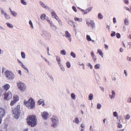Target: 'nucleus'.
Returning a JSON list of instances; mask_svg holds the SVG:
<instances>
[{"mask_svg":"<svg viewBox=\"0 0 131 131\" xmlns=\"http://www.w3.org/2000/svg\"><path fill=\"white\" fill-rule=\"evenodd\" d=\"M127 102L128 103H131V97H129L128 98Z\"/></svg>","mask_w":131,"mask_h":131,"instance_id":"nucleus-58","label":"nucleus"},{"mask_svg":"<svg viewBox=\"0 0 131 131\" xmlns=\"http://www.w3.org/2000/svg\"><path fill=\"white\" fill-rule=\"evenodd\" d=\"M124 73L125 74L126 77H127L128 76L127 71L126 70H124Z\"/></svg>","mask_w":131,"mask_h":131,"instance_id":"nucleus-59","label":"nucleus"},{"mask_svg":"<svg viewBox=\"0 0 131 131\" xmlns=\"http://www.w3.org/2000/svg\"><path fill=\"white\" fill-rule=\"evenodd\" d=\"M23 68L25 69L27 71V73H29V71L28 69L23 64L20 66Z\"/></svg>","mask_w":131,"mask_h":131,"instance_id":"nucleus-36","label":"nucleus"},{"mask_svg":"<svg viewBox=\"0 0 131 131\" xmlns=\"http://www.w3.org/2000/svg\"><path fill=\"white\" fill-rule=\"evenodd\" d=\"M113 115L114 116L116 117L118 116V114L116 112H113Z\"/></svg>","mask_w":131,"mask_h":131,"instance_id":"nucleus-51","label":"nucleus"},{"mask_svg":"<svg viewBox=\"0 0 131 131\" xmlns=\"http://www.w3.org/2000/svg\"><path fill=\"white\" fill-rule=\"evenodd\" d=\"M65 37L66 38L68 39L69 41L70 42L71 41V35L69 33V31L67 30H66L65 32Z\"/></svg>","mask_w":131,"mask_h":131,"instance_id":"nucleus-10","label":"nucleus"},{"mask_svg":"<svg viewBox=\"0 0 131 131\" xmlns=\"http://www.w3.org/2000/svg\"><path fill=\"white\" fill-rule=\"evenodd\" d=\"M56 60L57 61L59 65L61 64V59L58 56L56 57Z\"/></svg>","mask_w":131,"mask_h":131,"instance_id":"nucleus-28","label":"nucleus"},{"mask_svg":"<svg viewBox=\"0 0 131 131\" xmlns=\"http://www.w3.org/2000/svg\"><path fill=\"white\" fill-rule=\"evenodd\" d=\"M12 94L10 91H5L4 97V100H8L12 98Z\"/></svg>","mask_w":131,"mask_h":131,"instance_id":"nucleus-6","label":"nucleus"},{"mask_svg":"<svg viewBox=\"0 0 131 131\" xmlns=\"http://www.w3.org/2000/svg\"><path fill=\"white\" fill-rule=\"evenodd\" d=\"M86 39L88 41H90L91 40V38L90 37V36L89 35H87L86 36Z\"/></svg>","mask_w":131,"mask_h":131,"instance_id":"nucleus-44","label":"nucleus"},{"mask_svg":"<svg viewBox=\"0 0 131 131\" xmlns=\"http://www.w3.org/2000/svg\"><path fill=\"white\" fill-rule=\"evenodd\" d=\"M100 64L99 63L96 64L94 66V68L96 69H100Z\"/></svg>","mask_w":131,"mask_h":131,"instance_id":"nucleus-26","label":"nucleus"},{"mask_svg":"<svg viewBox=\"0 0 131 131\" xmlns=\"http://www.w3.org/2000/svg\"><path fill=\"white\" fill-rule=\"evenodd\" d=\"M24 103L28 108L30 109H33L35 107V101L32 98H30L27 101L24 100Z\"/></svg>","mask_w":131,"mask_h":131,"instance_id":"nucleus-1","label":"nucleus"},{"mask_svg":"<svg viewBox=\"0 0 131 131\" xmlns=\"http://www.w3.org/2000/svg\"><path fill=\"white\" fill-rule=\"evenodd\" d=\"M16 102L13 100L12 101L10 102V106H12L14 105Z\"/></svg>","mask_w":131,"mask_h":131,"instance_id":"nucleus-48","label":"nucleus"},{"mask_svg":"<svg viewBox=\"0 0 131 131\" xmlns=\"http://www.w3.org/2000/svg\"><path fill=\"white\" fill-rule=\"evenodd\" d=\"M98 18L99 19L101 20L103 19V16L102 14L100 13H99L97 15Z\"/></svg>","mask_w":131,"mask_h":131,"instance_id":"nucleus-25","label":"nucleus"},{"mask_svg":"<svg viewBox=\"0 0 131 131\" xmlns=\"http://www.w3.org/2000/svg\"><path fill=\"white\" fill-rule=\"evenodd\" d=\"M41 115L43 118L46 119L48 118V114L47 112L45 111L41 113Z\"/></svg>","mask_w":131,"mask_h":131,"instance_id":"nucleus-12","label":"nucleus"},{"mask_svg":"<svg viewBox=\"0 0 131 131\" xmlns=\"http://www.w3.org/2000/svg\"><path fill=\"white\" fill-rule=\"evenodd\" d=\"M116 37L118 38H119L121 37L120 34L119 33H117L116 34Z\"/></svg>","mask_w":131,"mask_h":131,"instance_id":"nucleus-54","label":"nucleus"},{"mask_svg":"<svg viewBox=\"0 0 131 131\" xmlns=\"http://www.w3.org/2000/svg\"><path fill=\"white\" fill-rule=\"evenodd\" d=\"M93 30H95L96 26L95 23L92 21H91L90 22L89 26Z\"/></svg>","mask_w":131,"mask_h":131,"instance_id":"nucleus-14","label":"nucleus"},{"mask_svg":"<svg viewBox=\"0 0 131 131\" xmlns=\"http://www.w3.org/2000/svg\"><path fill=\"white\" fill-rule=\"evenodd\" d=\"M20 2L24 5H26L27 4V3L25 0H21Z\"/></svg>","mask_w":131,"mask_h":131,"instance_id":"nucleus-40","label":"nucleus"},{"mask_svg":"<svg viewBox=\"0 0 131 131\" xmlns=\"http://www.w3.org/2000/svg\"><path fill=\"white\" fill-rule=\"evenodd\" d=\"M74 19L75 21L80 22H82V18H79L76 16H75L74 17Z\"/></svg>","mask_w":131,"mask_h":131,"instance_id":"nucleus-21","label":"nucleus"},{"mask_svg":"<svg viewBox=\"0 0 131 131\" xmlns=\"http://www.w3.org/2000/svg\"><path fill=\"white\" fill-rule=\"evenodd\" d=\"M16 85L18 89L20 91L24 92L26 91L27 86L23 82L20 81H18L17 82Z\"/></svg>","mask_w":131,"mask_h":131,"instance_id":"nucleus-2","label":"nucleus"},{"mask_svg":"<svg viewBox=\"0 0 131 131\" xmlns=\"http://www.w3.org/2000/svg\"><path fill=\"white\" fill-rule=\"evenodd\" d=\"M124 22L125 24L126 25H128L129 24V21L127 18L125 19L124 20Z\"/></svg>","mask_w":131,"mask_h":131,"instance_id":"nucleus-29","label":"nucleus"},{"mask_svg":"<svg viewBox=\"0 0 131 131\" xmlns=\"http://www.w3.org/2000/svg\"><path fill=\"white\" fill-rule=\"evenodd\" d=\"M112 33L111 34V36L112 37L115 36V32L114 31H112Z\"/></svg>","mask_w":131,"mask_h":131,"instance_id":"nucleus-47","label":"nucleus"},{"mask_svg":"<svg viewBox=\"0 0 131 131\" xmlns=\"http://www.w3.org/2000/svg\"><path fill=\"white\" fill-rule=\"evenodd\" d=\"M59 65L60 68L61 70L63 72L64 71H65V69L64 68L62 64H61Z\"/></svg>","mask_w":131,"mask_h":131,"instance_id":"nucleus-30","label":"nucleus"},{"mask_svg":"<svg viewBox=\"0 0 131 131\" xmlns=\"http://www.w3.org/2000/svg\"><path fill=\"white\" fill-rule=\"evenodd\" d=\"M130 117L131 115L130 114H127V115H125L124 117L125 119V122H124V123H126L127 122V121L129 120L130 119Z\"/></svg>","mask_w":131,"mask_h":131,"instance_id":"nucleus-20","label":"nucleus"},{"mask_svg":"<svg viewBox=\"0 0 131 131\" xmlns=\"http://www.w3.org/2000/svg\"><path fill=\"white\" fill-rule=\"evenodd\" d=\"M71 98L73 100H75L76 99V97H75V95L74 94V93H72L71 94Z\"/></svg>","mask_w":131,"mask_h":131,"instance_id":"nucleus-38","label":"nucleus"},{"mask_svg":"<svg viewBox=\"0 0 131 131\" xmlns=\"http://www.w3.org/2000/svg\"><path fill=\"white\" fill-rule=\"evenodd\" d=\"M60 54L63 56L65 55L66 54V53L65 50H61L60 51Z\"/></svg>","mask_w":131,"mask_h":131,"instance_id":"nucleus-34","label":"nucleus"},{"mask_svg":"<svg viewBox=\"0 0 131 131\" xmlns=\"http://www.w3.org/2000/svg\"><path fill=\"white\" fill-rule=\"evenodd\" d=\"M0 11L1 14L3 16L5 19L9 20L10 19V16L8 14L3 8H1Z\"/></svg>","mask_w":131,"mask_h":131,"instance_id":"nucleus-7","label":"nucleus"},{"mask_svg":"<svg viewBox=\"0 0 131 131\" xmlns=\"http://www.w3.org/2000/svg\"><path fill=\"white\" fill-rule=\"evenodd\" d=\"M6 25L7 26L10 28H12L13 27V25L9 23H7Z\"/></svg>","mask_w":131,"mask_h":131,"instance_id":"nucleus-27","label":"nucleus"},{"mask_svg":"<svg viewBox=\"0 0 131 131\" xmlns=\"http://www.w3.org/2000/svg\"><path fill=\"white\" fill-rule=\"evenodd\" d=\"M91 54L92 59L94 62H96L97 60L96 57L94 55L93 51H91Z\"/></svg>","mask_w":131,"mask_h":131,"instance_id":"nucleus-19","label":"nucleus"},{"mask_svg":"<svg viewBox=\"0 0 131 131\" xmlns=\"http://www.w3.org/2000/svg\"><path fill=\"white\" fill-rule=\"evenodd\" d=\"M119 122L118 123L117 126V127L119 128H121L122 127V124H121V121L120 120H119Z\"/></svg>","mask_w":131,"mask_h":131,"instance_id":"nucleus-33","label":"nucleus"},{"mask_svg":"<svg viewBox=\"0 0 131 131\" xmlns=\"http://www.w3.org/2000/svg\"><path fill=\"white\" fill-rule=\"evenodd\" d=\"M113 22L114 24L116 22V19L115 17H114L113 19Z\"/></svg>","mask_w":131,"mask_h":131,"instance_id":"nucleus-61","label":"nucleus"},{"mask_svg":"<svg viewBox=\"0 0 131 131\" xmlns=\"http://www.w3.org/2000/svg\"><path fill=\"white\" fill-rule=\"evenodd\" d=\"M51 14L52 17V18H55L56 19H57L58 17L56 15L55 12L53 11H52L51 12Z\"/></svg>","mask_w":131,"mask_h":131,"instance_id":"nucleus-18","label":"nucleus"},{"mask_svg":"<svg viewBox=\"0 0 131 131\" xmlns=\"http://www.w3.org/2000/svg\"><path fill=\"white\" fill-rule=\"evenodd\" d=\"M70 55L73 58H75L76 57V55L73 52H71L70 53Z\"/></svg>","mask_w":131,"mask_h":131,"instance_id":"nucleus-43","label":"nucleus"},{"mask_svg":"<svg viewBox=\"0 0 131 131\" xmlns=\"http://www.w3.org/2000/svg\"><path fill=\"white\" fill-rule=\"evenodd\" d=\"M29 23L31 27L32 28L33 27V25L32 24V23L31 20H29Z\"/></svg>","mask_w":131,"mask_h":131,"instance_id":"nucleus-57","label":"nucleus"},{"mask_svg":"<svg viewBox=\"0 0 131 131\" xmlns=\"http://www.w3.org/2000/svg\"><path fill=\"white\" fill-rule=\"evenodd\" d=\"M97 53H98L102 58H103V53L102 52V50L100 49H97Z\"/></svg>","mask_w":131,"mask_h":131,"instance_id":"nucleus-24","label":"nucleus"},{"mask_svg":"<svg viewBox=\"0 0 131 131\" xmlns=\"http://www.w3.org/2000/svg\"><path fill=\"white\" fill-rule=\"evenodd\" d=\"M13 101L15 102H16L19 100L18 97L16 96L15 95L13 97Z\"/></svg>","mask_w":131,"mask_h":131,"instance_id":"nucleus-32","label":"nucleus"},{"mask_svg":"<svg viewBox=\"0 0 131 131\" xmlns=\"http://www.w3.org/2000/svg\"><path fill=\"white\" fill-rule=\"evenodd\" d=\"M20 112V106L18 105L17 107L12 110V112L13 116L16 119H18L19 117Z\"/></svg>","mask_w":131,"mask_h":131,"instance_id":"nucleus-4","label":"nucleus"},{"mask_svg":"<svg viewBox=\"0 0 131 131\" xmlns=\"http://www.w3.org/2000/svg\"><path fill=\"white\" fill-rule=\"evenodd\" d=\"M72 9L75 12H77V11L76 7L74 6H73L72 7Z\"/></svg>","mask_w":131,"mask_h":131,"instance_id":"nucleus-52","label":"nucleus"},{"mask_svg":"<svg viewBox=\"0 0 131 131\" xmlns=\"http://www.w3.org/2000/svg\"><path fill=\"white\" fill-rule=\"evenodd\" d=\"M105 47L106 50H107L108 49V46L107 45L105 44Z\"/></svg>","mask_w":131,"mask_h":131,"instance_id":"nucleus-60","label":"nucleus"},{"mask_svg":"<svg viewBox=\"0 0 131 131\" xmlns=\"http://www.w3.org/2000/svg\"><path fill=\"white\" fill-rule=\"evenodd\" d=\"M44 100L42 99H40L37 102V104L38 105H41L42 103L43 102Z\"/></svg>","mask_w":131,"mask_h":131,"instance_id":"nucleus-35","label":"nucleus"},{"mask_svg":"<svg viewBox=\"0 0 131 131\" xmlns=\"http://www.w3.org/2000/svg\"><path fill=\"white\" fill-rule=\"evenodd\" d=\"M5 70V71L6 70V68H4V67H3L2 68V73H3L4 72V71Z\"/></svg>","mask_w":131,"mask_h":131,"instance_id":"nucleus-62","label":"nucleus"},{"mask_svg":"<svg viewBox=\"0 0 131 131\" xmlns=\"http://www.w3.org/2000/svg\"><path fill=\"white\" fill-rule=\"evenodd\" d=\"M40 18L41 19L43 20L44 19L45 20L47 21L48 22V20H49L48 18L46 17V15L45 14H43L41 15Z\"/></svg>","mask_w":131,"mask_h":131,"instance_id":"nucleus-17","label":"nucleus"},{"mask_svg":"<svg viewBox=\"0 0 131 131\" xmlns=\"http://www.w3.org/2000/svg\"><path fill=\"white\" fill-rule=\"evenodd\" d=\"M36 119L35 116H29L27 119L28 124L31 127H34L36 125Z\"/></svg>","mask_w":131,"mask_h":131,"instance_id":"nucleus-3","label":"nucleus"},{"mask_svg":"<svg viewBox=\"0 0 131 131\" xmlns=\"http://www.w3.org/2000/svg\"><path fill=\"white\" fill-rule=\"evenodd\" d=\"M21 55L22 58L24 59L26 58V55L25 53L23 52H21Z\"/></svg>","mask_w":131,"mask_h":131,"instance_id":"nucleus-31","label":"nucleus"},{"mask_svg":"<svg viewBox=\"0 0 131 131\" xmlns=\"http://www.w3.org/2000/svg\"><path fill=\"white\" fill-rule=\"evenodd\" d=\"M48 23L50 24L51 28L53 30H56L57 29L56 27L51 21L48 20Z\"/></svg>","mask_w":131,"mask_h":131,"instance_id":"nucleus-13","label":"nucleus"},{"mask_svg":"<svg viewBox=\"0 0 131 131\" xmlns=\"http://www.w3.org/2000/svg\"><path fill=\"white\" fill-rule=\"evenodd\" d=\"M124 3L127 4H129V1L128 0H123Z\"/></svg>","mask_w":131,"mask_h":131,"instance_id":"nucleus-55","label":"nucleus"},{"mask_svg":"<svg viewBox=\"0 0 131 131\" xmlns=\"http://www.w3.org/2000/svg\"><path fill=\"white\" fill-rule=\"evenodd\" d=\"M41 35L45 38L47 39H49L51 37L50 34L46 31H43Z\"/></svg>","mask_w":131,"mask_h":131,"instance_id":"nucleus-9","label":"nucleus"},{"mask_svg":"<svg viewBox=\"0 0 131 131\" xmlns=\"http://www.w3.org/2000/svg\"><path fill=\"white\" fill-rule=\"evenodd\" d=\"M68 24L72 26L73 24V21L71 20H69L68 22Z\"/></svg>","mask_w":131,"mask_h":131,"instance_id":"nucleus-42","label":"nucleus"},{"mask_svg":"<svg viewBox=\"0 0 131 131\" xmlns=\"http://www.w3.org/2000/svg\"><path fill=\"white\" fill-rule=\"evenodd\" d=\"M93 99V95L92 94L90 93L89 96V99L91 100Z\"/></svg>","mask_w":131,"mask_h":131,"instance_id":"nucleus-39","label":"nucleus"},{"mask_svg":"<svg viewBox=\"0 0 131 131\" xmlns=\"http://www.w3.org/2000/svg\"><path fill=\"white\" fill-rule=\"evenodd\" d=\"M10 85L8 84H6L2 86V88L5 91H8L10 88Z\"/></svg>","mask_w":131,"mask_h":131,"instance_id":"nucleus-16","label":"nucleus"},{"mask_svg":"<svg viewBox=\"0 0 131 131\" xmlns=\"http://www.w3.org/2000/svg\"><path fill=\"white\" fill-rule=\"evenodd\" d=\"M5 77L8 79L12 80L15 78L14 74L9 70H6L4 72Z\"/></svg>","mask_w":131,"mask_h":131,"instance_id":"nucleus-5","label":"nucleus"},{"mask_svg":"<svg viewBox=\"0 0 131 131\" xmlns=\"http://www.w3.org/2000/svg\"><path fill=\"white\" fill-rule=\"evenodd\" d=\"M56 20H57L58 21L59 23V24L60 25H62V22L59 19L58 17V18L57 19H56Z\"/></svg>","mask_w":131,"mask_h":131,"instance_id":"nucleus-46","label":"nucleus"},{"mask_svg":"<svg viewBox=\"0 0 131 131\" xmlns=\"http://www.w3.org/2000/svg\"><path fill=\"white\" fill-rule=\"evenodd\" d=\"M66 65L67 67L68 68H69L70 67L71 65L70 63L69 62H66Z\"/></svg>","mask_w":131,"mask_h":131,"instance_id":"nucleus-45","label":"nucleus"},{"mask_svg":"<svg viewBox=\"0 0 131 131\" xmlns=\"http://www.w3.org/2000/svg\"><path fill=\"white\" fill-rule=\"evenodd\" d=\"M52 126L54 128L56 127L58 123L57 117L55 116H53L52 118Z\"/></svg>","mask_w":131,"mask_h":131,"instance_id":"nucleus-8","label":"nucleus"},{"mask_svg":"<svg viewBox=\"0 0 131 131\" xmlns=\"http://www.w3.org/2000/svg\"><path fill=\"white\" fill-rule=\"evenodd\" d=\"M17 60L18 62V63H19L20 64V66H21L22 64H23V63L21 62V61H20L18 59Z\"/></svg>","mask_w":131,"mask_h":131,"instance_id":"nucleus-56","label":"nucleus"},{"mask_svg":"<svg viewBox=\"0 0 131 131\" xmlns=\"http://www.w3.org/2000/svg\"><path fill=\"white\" fill-rule=\"evenodd\" d=\"M39 3L40 5L44 8L46 9L48 8L49 7L48 6L44 4L42 2L40 1Z\"/></svg>","mask_w":131,"mask_h":131,"instance_id":"nucleus-22","label":"nucleus"},{"mask_svg":"<svg viewBox=\"0 0 131 131\" xmlns=\"http://www.w3.org/2000/svg\"><path fill=\"white\" fill-rule=\"evenodd\" d=\"M46 62H47L49 66H51V63L50 62V61L48 60H47Z\"/></svg>","mask_w":131,"mask_h":131,"instance_id":"nucleus-63","label":"nucleus"},{"mask_svg":"<svg viewBox=\"0 0 131 131\" xmlns=\"http://www.w3.org/2000/svg\"><path fill=\"white\" fill-rule=\"evenodd\" d=\"M4 114L5 110L0 107V118H1L3 117Z\"/></svg>","mask_w":131,"mask_h":131,"instance_id":"nucleus-15","label":"nucleus"},{"mask_svg":"<svg viewBox=\"0 0 131 131\" xmlns=\"http://www.w3.org/2000/svg\"><path fill=\"white\" fill-rule=\"evenodd\" d=\"M87 65L88 67H90V68L91 69H93V66L90 63H88Z\"/></svg>","mask_w":131,"mask_h":131,"instance_id":"nucleus-49","label":"nucleus"},{"mask_svg":"<svg viewBox=\"0 0 131 131\" xmlns=\"http://www.w3.org/2000/svg\"><path fill=\"white\" fill-rule=\"evenodd\" d=\"M79 65L80 66H82V68L83 69H85L84 66V64L83 63H79Z\"/></svg>","mask_w":131,"mask_h":131,"instance_id":"nucleus-50","label":"nucleus"},{"mask_svg":"<svg viewBox=\"0 0 131 131\" xmlns=\"http://www.w3.org/2000/svg\"><path fill=\"white\" fill-rule=\"evenodd\" d=\"M18 73L19 74L20 76H21L22 75L21 71L20 70H19L18 71Z\"/></svg>","mask_w":131,"mask_h":131,"instance_id":"nucleus-64","label":"nucleus"},{"mask_svg":"<svg viewBox=\"0 0 131 131\" xmlns=\"http://www.w3.org/2000/svg\"><path fill=\"white\" fill-rule=\"evenodd\" d=\"M93 7H88V8L87 9L88 10L89 12H90L91 11Z\"/></svg>","mask_w":131,"mask_h":131,"instance_id":"nucleus-53","label":"nucleus"},{"mask_svg":"<svg viewBox=\"0 0 131 131\" xmlns=\"http://www.w3.org/2000/svg\"><path fill=\"white\" fill-rule=\"evenodd\" d=\"M116 95L115 92L114 90H112L110 93L109 96L111 100L114 99Z\"/></svg>","mask_w":131,"mask_h":131,"instance_id":"nucleus-11","label":"nucleus"},{"mask_svg":"<svg viewBox=\"0 0 131 131\" xmlns=\"http://www.w3.org/2000/svg\"><path fill=\"white\" fill-rule=\"evenodd\" d=\"M73 122L75 123L76 124H78L79 122V121L78 118L77 117H76L74 119V120L73 121Z\"/></svg>","mask_w":131,"mask_h":131,"instance_id":"nucleus-37","label":"nucleus"},{"mask_svg":"<svg viewBox=\"0 0 131 131\" xmlns=\"http://www.w3.org/2000/svg\"><path fill=\"white\" fill-rule=\"evenodd\" d=\"M10 12L12 15L14 17H16L17 15V13L15 11H12L11 9L10 8Z\"/></svg>","mask_w":131,"mask_h":131,"instance_id":"nucleus-23","label":"nucleus"},{"mask_svg":"<svg viewBox=\"0 0 131 131\" xmlns=\"http://www.w3.org/2000/svg\"><path fill=\"white\" fill-rule=\"evenodd\" d=\"M102 107L100 103H98L97 105V108L99 110Z\"/></svg>","mask_w":131,"mask_h":131,"instance_id":"nucleus-41","label":"nucleus"}]
</instances>
